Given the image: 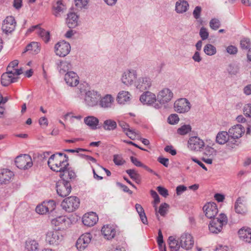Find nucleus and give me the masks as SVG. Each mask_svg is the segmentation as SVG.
I'll return each mask as SVG.
<instances>
[{"instance_id": "obj_10", "label": "nucleus", "mask_w": 251, "mask_h": 251, "mask_svg": "<svg viewBox=\"0 0 251 251\" xmlns=\"http://www.w3.org/2000/svg\"><path fill=\"white\" fill-rule=\"evenodd\" d=\"M179 240L180 246L184 250H191L194 246V238L193 236L188 233H183L180 237Z\"/></svg>"}, {"instance_id": "obj_36", "label": "nucleus", "mask_w": 251, "mask_h": 251, "mask_svg": "<svg viewBox=\"0 0 251 251\" xmlns=\"http://www.w3.org/2000/svg\"><path fill=\"white\" fill-rule=\"evenodd\" d=\"M169 247L171 251H177L181 246L179 241L177 240L174 236H170L168 240Z\"/></svg>"}, {"instance_id": "obj_18", "label": "nucleus", "mask_w": 251, "mask_h": 251, "mask_svg": "<svg viewBox=\"0 0 251 251\" xmlns=\"http://www.w3.org/2000/svg\"><path fill=\"white\" fill-rule=\"evenodd\" d=\"M140 100L143 104L152 105L153 106L155 102H157L155 95L150 91L144 92L141 96Z\"/></svg>"}, {"instance_id": "obj_59", "label": "nucleus", "mask_w": 251, "mask_h": 251, "mask_svg": "<svg viewBox=\"0 0 251 251\" xmlns=\"http://www.w3.org/2000/svg\"><path fill=\"white\" fill-rule=\"evenodd\" d=\"M243 111L246 117H251V103L246 104L244 107Z\"/></svg>"}, {"instance_id": "obj_49", "label": "nucleus", "mask_w": 251, "mask_h": 251, "mask_svg": "<svg viewBox=\"0 0 251 251\" xmlns=\"http://www.w3.org/2000/svg\"><path fill=\"white\" fill-rule=\"evenodd\" d=\"M151 197L154 199L153 201V207L155 208V211H157L156 204L160 202V198L157 193L154 190H151Z\"/></svg>"}, {"instance_id": "obj_41", "label": "nucleus", "mask_w": 251, "mask_h": 251, "mask_svg": "<svg viewBox=\"0 0 251 251\" xmlns=\"http://www.w3.org/2000/svg\"><path fill=\"white\" fill-rule=\"evenodd\" d=\"M226 70L230 75H236L239 72V67L238 65L231 63L229 64L226 69Z\"/></svg>"}, {"instance_id": "obj_21", "label": "nucleus", "mask_w": 251, "mask_h": 251, "mask_svg": "<svg viewBox=\"0 0 251 251\" xmlns=\"http://www.w3.org/2000/svg\"><path fill=\"white\" fill-rule=\"evenodd\" d=\"M64 79L66 83L70 86H75L79 82L78 76L77 74L72 71L65 74Z\"/></svg>"}, {"instance_id": "obj_56", "label": "nucleus", "mask_w": 251, "mask_h": 251, "mask_svg": "<svg viewBox=\"0 0 251 251\" xmlns=\"http://www.w3.org/2000/svg\"><path fill=\"white\" fill-rule=\"evenodd\" d=\"M236 138H232V137H229L228 141L226 142L227 146L232 149L235 148L238 145L237 141Z\"/></svg>"}, {"instance_id": "obj_17", "label": "nucleus", "mask_w": 251, "mask_h": 251, "mask_svg": "<svg viewBox=\"0 0 251 251\" xmlns=\"http://www.w3.org/2000/svg\"><path fill=\"white\" fill-rule=\"evenodd\" d=\"M188 146L191 150L200 151L204 146V143L197 136L191 137L188 142Z\"/></svg>"}, {"instance_id": "obj_23", "label": "nucleus", "mask_w": 251, "mask_h": 251, "mask_svg": "<svg viewBox=\"0 0 251 251\" xmlns=\"http://www.w3.org/2000/svg\"><path fill=\"white\" fill-rule=\"evenodd\" d=\"M151 81L150 78L143 77L139 78L135 84L137 89L143 91L149 89L151 86Z\"/></svg>"}, {"instance_id": "obj_29", "label": "nucleus", "mask_w": 251, "mask_h": 251, "mask_svg": "<svg viewBox=\"0 0 251 251\" xmlns=\"http://www.w3.org/2000/svg\"><path fill=\"white\" fill-rule=\"evenodd\" d=\"M243 198L239 197L234 204V209L235 212L238 214H245L247 212V209L244 204H243Z\"/></svg>"}, {"instance_id": "obj_44", "label": "nucleus", "mask_w": 251, "mask_h": 251, "mask_svg": "<svg viewBox=\"0 0 251 251\" xmlns=\"http://www.w3.org/2000/svg\"><path fill=\"white\" fill-rule=\"evenodd\" d=\"M191 126L190 125H184L178 128L177 132L178 134L184 135L191 131Z\"/></svg>"}, {"instance_id": "obj_11", "label": "nucleus", "mask_w": 251, "mask_h": 251, "mask_svg": "<svg viewBox=\"0 0 251 251\" xmlns=\"http://www.w3.org/2000/svg\"><path fill=\"white\" fill-rule=\"evenodd\" d=\"M174 108L177 112L184 113L190 110L191 104L186 99H180L174 103Z\"/></svg>"}, {"instance_id": "obj_34", "label": "nucleus", "mask_w": 251, "mask_h": 251, "mask_svg": "<svg viewBox=\"0 0 251 251\" xmlns=\"http://www.w3.org/2000/svg\"><path fill=\"white\" fill-rule=\"evenodd\" d=\"M117 124L116 121L112 119H107L103 122L102 127L105 130L111 131L116 129Z\"/></svg>"}, {"instance_id": "obj_40", "label": "nucleus", "mask_w": 251, "mask_h": 251, "mask_svg": "<svg viewBox=\"0 0 251 251\" xmlns=\"http://www.w3.org/2000/svg\"><path fill=\"white\" fill-rule=\"evenodd\" d=\"M66 220L64 217L59 216L51 220V224L55 226H58V228H62L64 225Z\"/></svg>"}, {"instance_id": "obj_7", "label": "nucleus", "mask_w": 251, "mask_h": 251, "mask_svg": "<svg viewBox=\"0 0 251 251\" xmlns=\"http://www.w3.org/2000/svg\"><path fill=\"white\" fill-rule=\"evenodd\" d=\"M63 236L57 230L49 231L46 236V242L49 244L56 246L63 240Z\"/></svg>"}, {"instance_id": "obj_46", "label": "nucleus", "mask_w": 251, "mask_h": 251, "mask_svg": "<svg viewBox=\"0 0 251 251\" xmlns=\"http://www.w3.org/2000/svg\"><path fill=\"white\" fill-rule=\"evenodd\" d=\"M209 26L211 29L217 30L221 26V22L218 19L213 18L209 22Z\"/></svg>"}, {"instance_id": "obj_54", "label": "nucleus", "mask_w": 251, "mask_h": 251, "mask_svg": "<svg viewBox=\"0 0 251 251\" xmlns=\"http://www.w3.org/2000/svg\"><path fill=\"white\" fill-rule=\"evenodd\" d=\"M113 161L117 165H123L125 161L123 159L121 155L119 154H115L113 156Z\"/></svg>"}, {"instance_id": "obj_63", "label": "nucleus", "mask_w": 251, "mask_h": 251, "mask_svg": "<svg viewBox=\"0 0 251 251\" xmlns=\"http://www.w3.org/2000/svg\"><path fill=\"white\" fill-rule=\"evenodd\" d=\"M118 125L122 128L123 132L125 133L130 128L129 125L123 121H119Z\"/></svg>"}, {"instance_id": "obj_12", "label": "nucleus", "mask_w": 251, "mask_h": 251, "mask_svg": "<svg viewBox=\"0 0 251 251\" xmlns=\"http://www.w3.org/2000/svg\"><path fill=\"white\" fill-rule=\"evenodd\" d=\"M16 22L13 16H7L3 21L1 29L6 34L12 33L15 29Z\"/></svg>"}, {"instance_id": "obj_26", "label": "nucleus", "mask_w": 251, "mask_h": 251, "mask_svg": "<svg viewBox=\"0 0 251 251\" xmlns=\"http://www.w3.org/2000/svg\"><path fill=\"white\" fill-rule=\"evenodd\" d=\"M101 233L105 238L107 240H111L115 236L116 230L112 226L106 225L102 227Z\"/></svg>"}, {"instance_id": "obj_27", "label": "nucleus", "mask_w": 251, "mask_h": 251, "mask_svg": "<svg viewBox=\"0 0 251 251\" xmlns=\"http://www.w3.org/2000/svg\"><path fill=\"white\" fill-rule=\"evenodd\" d=\"M78 16L74 12H70L67 14L66 23L70 28H73L78 25Z\"/></svg>"}, {"instance_id": "obj_24", "label": "nucleus", "mask_w": 251, "mask_h": 251, "mask_svg": "<svg viewBox=\"0 0 251 251\" xmlns=\"http://www.w3.org/2000/svg\"><path fill=\"white\" fill-rule=\"evenodd\" d=\"M10 72H6L3 73L1 76V83L4 86H7L11 83L17 81L19 77H14V75L10 74Z\"/></svg>"}, {"instance_id": "obj_45", "label": "nucleus", "mask_w": 251, "mask_h": 251, "mask_svg": "<svg viewBox=\"0 0 251 251\" xmlns=\"http://www.w3.org/2000/svg\"><path fill=\"white\" fill-rule=\"evenodd\" d=\"M203 153L209 157L213 158L216 156L217 151L213 148L207 146L205 148Z\"/></svg>"}, {"instance_id": "obj_32", "label": "nucleus", "mask_w": 251, "mask_h": 251, "mask_svg": "<svg viewBox=\"0 0 251 251\" xmlns=\"http://www.w3.org/2000/svg\"><path fill=\"white\" fill-rule=\"evenodd\" d=\"M53 9L54 11L53 14L56 17L60 16V12H63L66 9V6L62 0H57L53 4Z\"/></svg>"}, {"instance_id": "obj_22", "label": "nucleus", "mask_w": 251, "mask_h": 251, "mask_svg": "<svg viewBox=\"0 0 251 251\" xmlns=\"http://www.w3.org/2000/svg\"><path fill=\"white\" fill-rule=\"evenodd\" d=\"M244 132L245 129L241 125L234 126L228 130L229 136L236 139L240 138Z\"/></svg>"}, {"instance_id": "obj_5", "label": "nucleus", "mask_w": 251, "mask_h": 251, "mask_svg": "<svg viewBox=\"0 0 251 251\" xmlns=\"http://www.w3.org/2000/svg\"><path fill=\"white\" fill-rule=\"evenodd\" d=\"M100 98V95L94 90L85 92L84 102L88 107H94L98 105Z\"/></svg>"}, {"instance_id": "obj_50", "label": "nucleus", "mask_w": 251, "mask_h": 251, "mask_svg": "<svg viewBox=\"0 0 251 251\" xmlns=\"http://www.w3.org/2000/svg\"><path fill=\"white\" fill-rule=\"evenodd\" d=\"M125 134L131 140H134L136 137L139 135V132L136 131L134 129L129 128L127 130Z\"/></svg>"}, {"instance_id": "obj_31", "label": "nucleus", "mask_w": 251, "mask_h": 251, "mask_svg": "<svg viewBox=\"0 0 251 251\" xmlns=\"http://www.w3.org/2000/svg\"><path fill=\"white\" fill-rule=\"evenodd\" d=\"M84 123L90 126L92 129H96L97 128V126L99 123V119L92 116H88L84 119Z\"/></svg>"}, {"instance_id": "obj_57", "label": "nucleus", "mask_w": 251, "mask_h": 251, "mask_svg": "<svg viewBox=\"0 0 251 251\" xmlns=\"http://www.w3.org/2000/svg\"><path fill=\"white\" fill-rule=\"evenodd\" d=\"M126 172L133 180H134L137 177L140 176L134 169L126 170Z\"/></svg>"}, {"instance_id": "obj_13", "label": "nucleus", "mask_w": 251, "mask_h": 251, "mask_svg": "<svg viewBox=\"0 0 251 251\" xmlns=\"http://www.w3.org/2000/svg\"><path fill=\"white\" fill-rule=\"evenodd\" d=\"M137 72L134 70H127L122 75L121 80L122 82L127 85H132L137 78Z\"/></svg>"}, {"instance_id": "obj_53", "label": "nucleus", "mask_w": 251, "mask_h": 251, "mask_svg": "<svg viewBox=\"0 0 251 251\" xmlns=\"http://www.w3.org/2000/svg\"><path fill=\"white\" fill-rule=\"evenodd\" d=\"M179 120L178 116L176 114H173L170 115L168 118V122L171 125L177 124Z\"/></svg>"}, {"instance_id": "obj_25", "label": "nucleus", "mask_w": 251, "mask_h": 251, "mask_svg": "<svg viewBox=\"0 0 251 251\" xmlns=\"http://www.w3.org/2000/svg\"><path fill=\"white\" fill-rule=\"evenodd\" d=\"M114 100L113 97L111 95L107 94L100 98L98 104L102 108H109L112 107Z\"/></svg>"}, {"instance_id": "obj_20", "label": "nucleus", "mask_w": 251, "mask_h": 251, "mask_svg": "<svg viewBox=\"0 0 251 251\" xmlns=\"http://www.w3.org/2000/svg\"><path fill=\"white\" fill-rule=\"evenodd\" d=\"M98 221V217L94 212L85 214L82 217L83 224L88 226H93Z\"/></svg>"}, {"instance_id": "obj_47", "label": "nucleus", "mask_w": 251, "mask_h": 251, "mask_svg": "<svg viewBox=\"0 0 251 251\" xmlns=\"http://www.w3.org/2000/svg\"><path fill=\"white\" fill-rule=\"evenodd\" d=\"M48 206H46L45 201L41 204L37 206L36 207V211L40 214H44L48 212Z\"/></svg>"}, {"instance_id": "obj_39", "label": "nucleus", "mask_w": 251, "mask_h": 251, "mask_svg": "<svg viewBox=\"0 0 251 251\" xmlns=\"http://www.w3.org/2000/svg\"><path fill=\"white\" fill-rule=\"evenodd\" d=\"M72 65L68 62H60L58 65V69L61 74H64L66 72H69V70L71 69Z\"/></svg>"}, {"instance_id": "obj_37", "label": "nucleus", "mask_w": 251, "mask_h": 251, "mask_svg": "<svg viewBox=\"0 0 251 251\" xmlns=\"http://www.w3.org/2000/svg\"><path fill=\"white\" fill-rule=\"evenodd\" d=\"M41 50L40 44L38 42H33L27 45L25 49V52L32 51L35 54L39 52Z\"/></svg>"}, {"instance_id": "obj_8", "label": "nucleus", "mask_w": 251, "mask_h": 251, "mask_svg": "<svg viewBox=\"0 0 251 251\" xmlns=\"http://www.w3.org/2000/svg\"><path fill=\"white\" fill-rule=\"evenodd\" d=\"M57 194L61 197H65L71 192L72 187L69 182L59 180L56 185Z\"/></svg>"}, {"instance_id": "obj_4", "label": "nucleus", "mask_w": 251, "mask_h": 251, "mask_svg": "<svg viewBox=\"0 0 251 251\" xmlns=\"http://www.w3.org/2000/svg\"><path fill=\"white\" fill-rule=\"evenodd\" d=\"M79 199L77 197L71 196L65 199L62 201L61 206L65 211L72 212L79 207Z\"/></svg>"}, {"instance_id": "obj_48", "label": "nucleus", "mask_w": 251, "mask_h": 251, "mask_svg": "<svg viewBox=\"0 0 251 251\" xmlns=\"http://www.w3.org/2000/svg\"><path fill=\"white\" fill-rule=\"evenodd\" d=\"M251 46V43L249 38H244L240 41V46L243 50H248Z\"/></svg>"}, {"instance_id": "obj_16", "label": "nucleus", "mask_w": 251, "mask_h": 251, "mask_svg": "<svg viewBox=\"0 0 251 251\" xmlns=\"http://www.w3.org/2000/svg\"><path fill=\"white\" fill-rule=\"evenodd\" d=\"M203 210L205 216L211 220L215 218V217L217 215L218 212L217 205L215 202H208L206 203L204 205Z\"/></svg>"}, {"instance_id": "obj_19", "label": "nucleus", "mask_w": 251, "mask_h": 251, "mask_svg": "<svg viewBox=\"0 0 251 251\" xmlns=\"http://www.w3.org/2000/svg\"><path fill=\"white\" fill-rule=\"evenodd\" d=\"M14 176V173L8 169L0 170V183L1 184L9 183Z\"/></svg>"}, {"instance_id": "obj_33", "label": "nucleus", "mask_w": 251, "mask_h": 251, "mask_svg": "<svg viewBox=\"0 0 251 251\" xmlns=\"http://www.w3.org/2000/svg\"><path fill=\"white\" fill-rule=\"evenodd\" d=\"M189 7V4L185 0H180L176 3V10L178 13H182L186 12Z\"/></svg>"}, {"instance_id": "obj_35", "label": "nucleus", "mask_w": 251, "mask_h": 251, "mask_svg": "<svg viewBox=\"0 0 251 251\" xmlns=\"http://www.w3.org/2000/svg\"><path fill=\"white\" fill-rule=\"evenodd\" d=\"M229 137L228 132L221 131L217 134L216 141L218 144L223 145L226 143Z\"/></svg>"}, {"instance_id": "obj_43", "label": "nucleus", "mask_w": 251, "mask_h": 251, "mask_svg": "<svg viewBox=\"0 0 251 251\" xmlns=\"http://www.w3.org/2000/svg\"><path fill=\"white\" fill-rule=\"evenodd\" d=\"M203 51L207 55L211 56L216 54V49L212 45L208 44L204 46Z\"/></svg>"}, {"instance_id": "obj_15", "label": "nucleus", "mask_w": 251, "mask_h": 251, "mask_svg": "<svg viewBox=\"0 0 251 251\" xmlns=\"http://www.w3.org/2000/svg\"><path fill=\"white\" fill-rule=\"evenodd\" d=\"M59 176L61 178V180L69 182L70 183L71 182L75 180L76 177L74 170L69 166L60 172Z\"/></svg>"}, {"instance_id": "obj_28", "label": "nucleus", "mask_w": 251, "mask_h": 251, "mask_svg": "<svg viewBox=\"0 0 251 251\" xmlns=\"http://www.w3.org/2000/svg\"><path fill=\"white\" fill-rule=\"evenodd\" d=\"M238 234L242 240L248 243L251 242V228L244 227L239 229Z\"/></svg>"}, {"instance_id": "obj_58", "label": "nucleus", "mask_w": 251, "mask_h": 251, "mask_svg": "<svg viewBox=\"0 0 251 251\" xmlns=\"http://www.w3.org/2000/svg\"><path fill=\"white\" fill-rule=\"evenodd\" d=\"M157 241V243L158 244L159 249H162V248H163V246H164V245L163 246V244L164 243L163 237V235H162L161 230L160 229H159L158 231Z\"/></svg>"}, {"instance_id": "obj_61", "label": "nucleus", "mask_w": 251, "mask_h": 251, "mask_svg": "<svg viewBox=\"0 0 251 251\" xmlns=\"http://www.w3.org/2000/svg\"><path fill=\"white\" fill-rule=\"evenodd\" d=\"M157 190L158 193L165 198L167 197L169 195L168 191L164 187L159 186L157 187Z\"/></svg>"}, {"instance_id": "obj_60", "label": "nucleus", "mask_w": 251, "mask_h": 251, "mask_svg": "<svg viewBox=\"0 0 251 251\" xmlns=\"http://www.w3.org/2000/svg\"><path fill=\"white\" fill-rule=\"evenodd\" d=\"M76 6L78 8L84 7L87 5L89 0H74Z\"/></svg>"}, {"instance_id": "obj_51", "label": "nucleus", "mask_w": 251, "mask_h": 251, "mask_svg": "<svg viewBox=\"0 0 251 251\" xmlns=\"http://www.w3.org/2000/svg\"><path fill=\"white\" fill-rule=\"evenodd\" d=\"M199 34L202 40H205L209 37V32L207 29L203 26L201 28Z\"/></svg>"}, {"instance_id": "obj_55", "label": "nucleus", "mask_w": 251, "mask_h": 251, "mask_svg": "<svg viewBox=\"0 0 251 251\" xmlns=\"http://www.w3.org/2000/svg\"><path fill=\"white\" fill-rule=\"evenodd\" d=\"M169 207V205L166 203H162L159 208L158 213L162 216L166 214L167 209Z\"/></svg>"}, {"instance_id": "obj_42", "label": "nucleus", "mask_w": 251, "mask_h": 251, "mask_svg": "<svg viewBox=\"0 0 251 251\" xmlns=\"http://www.w3.org/2000/svg\"><path fill=\"white\" fill-rule=\"evenodd\" d=\"M38 34L46 43H47L50 41V35L49 31L39 28Z\"/></svg>"}, {"instance_id": "obj_38", "label": "nucleus", "mask_w": 251, "mask_h": 251, "mask_svg": "<svg viewBox=\"0 0 251 251\" xmlns=\"http://www.w3.org/2000/svg\"><path fill=\"white\" fill-rule=\"evenodd\" d=\"M38 246V243L34 240H28L25 242V248L26 251H36Z\"/></svg>"}, {"instance_id": "obj_1", "label": "nucleus", "mask_w": 251, "mask_h": 251, "mask_svg": "<svg viewBox=\"0 0 251 251\" xmlns=\"http://www.w3.org/2000/svg\"><path fill=\"white\" fill-rule=\"evenodd\" d=\"M68 160L69 157L66 154H64L63 159H60L56 155H51L48 161V165L52 171L60 173L69 166Z\"/></svg>"}, {"instance_id": "obj_2", "label": "nucleus", "mask_w": 251, "mask_h": 251, "mask_svg": "<svg viewBox=\"0 0 251 251\" xmlns=\"http://www.w3.org/2000/svg\"><path fill=\"white\" fill-rule=\"evenodd\" d=\"M227 223V218L224 213H221L219 217L211 220L208 226L209 231L217 234L222 231L223 226Z\"/></svg>"}, {"instance_id": "obj_6", "label": "nucleus", "mask_w": 251, "mask_h": 251, "mask_svg": "<svg viewBox=\"0 0 251 251\" xmlns=\"http://www.w3.org/2000/svg\"><path fill=\"white\" fill-rule=\"evenodd\" d=\"M16 166L20 169L26 170L33 165L32 158L28 154H23L18 156L15 160Z\"/></svg>"}, {"instance_id": "obj_9", "label": "nucleus", "mask_w": 251, "mask_h": 251, "mask_svg": "<svg viewBox=\"0 0 251 251\" xmlns=\"http://www.w3.org/2000/svg\"><path fill=\"white\" fill-rule=\"evenodd\" d=\"M54 49L57 55L65 57L70 52L71 46L68 42L63 40L58 42L55 45Z\"/></svg>"}, {"instance_id": "obj_62", "label": "nucleus", "mask_w": 251, "mask_h": 251, "mask_svg": "<svg viewBox=\"0 0 251 251\" xmlns=\"http://www.w3.org/2000/svg\"><path fill=\"white\" fill-rule=\"evenodd\" d=\"M130 160L131 162L136 166L139 167H143L145 166V165L143 164L141 161H140L137 158L134 157L133 156L130 157Z\"/></svg>"}, {"instance_id": "obj_14", "label": "nucleus", "mask_w": 251, "mask_h": 251, "mask_svg": "<svg viewBox=\"0 0 251 251\" xmlns=\"http://www.w3.org/2000/svg\"><path fill=\"white\" fill-rule=\"evenodd\" d=\"M92 235L88 232L81 235L76 242V247L79 251L84 250L90 243L92 239Z\"/></svg>"}, {"instance_id": "obj_3", "label": "nucleus", "mask_w": 251, "mask_h": 251, "mask_svg": "<svg viewBox=\"0 0 251 251\" xmlns=\"http://www.w3.org/2000/svg\"><path fill=\"white\" fill-rule=\"evenodd\" d=\"M173 97V93L168 88H164L160 91L157 95V102H155L153 107L159 109L163 104L169 102Z\"/></svg>"}, {"instance_id": "obj_64", "label": "nucleus", "mask_w": 251, "mask_h": 251, "mask_svg": "<svg viewBox=\"0 0 251 251\" xmlns=\"http://www.w3.org/2000/svg\"><path fill=\"white\" fill-rule=\"evenodd\" d=\"M226 51L230 54L234 55L237 53L238 49L235 46L230 45L226 48Z\"/></svg>"}, {"instance_id": "obj_30", "label": "nucleus", "mask_w": 251, "mask_h": 251, "mask_svg": "<svg viewBox=\"0 0 251 251\" xmlns=\"http://www.w3.org/2000/svg\"><path fill=\"white\" fill-rule=\"evenodd\" d=\"M130 97L131 94L128 92L122 91L118 93L117 100L119 103L124 104L130 101Z\"/></svg>"}, {"instance_id": "obj_52", "label": "nucleus", "mask_w": 251, "mask_h": 251, "mask_svg": "<svg viewBox=\"0 0 251 251\" xmlns=\"http://www.w3.org/2000/svg\"><path fill=\"white\" fill-rule=\"evenodd\" d=\"M46 206H48V212H52L55 209L56 202L53 200H50L49 201H45Z\"/></svg>"}]
</instances>
